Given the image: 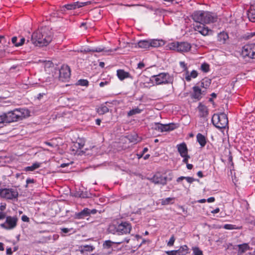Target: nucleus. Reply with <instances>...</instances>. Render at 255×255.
Returning <instances> with one entry per match:
<instances>
[{"instance_id": "5701e85b", "label": "nucleus", "mask_w": 255, "mask_h": 255, "mask_svg": "<svg viewBox=\"0 0 255 255\" xmlns=\"http://www.w3.org/2000/svg\"><path fill=\"white\" fill-rule=\"evenodd\" d=\"M229 38L228 33L225 31L219 33L217 36V39L221 44H225Z\"/></svg>"}, {"instance_id": "0eeeda50", "label": "nucleus", "mask_w": 255, "mask_h": 255, "mask_svg": "<svg viewBox=\"0 0 255 255\" xmlns=\"http://www.w3.org/2000/svg\"><path fill=\"white\" fill-rule=\"evenodd\" d=\"M242 55L243 57L255 59V44H246L242 47Z\"/></svg>"}, {"instance_id": "0e129e2a", "label": "nucleus", "mask_w": 255, "mask_h": 255, "mask_svg": "<svg viewBox=\"0 0 255 255\" xmlns=\"http://www.w3.org/2000/svg\"><path fill=\"white\" fill-rule=\"evenodd\" d=\"M177 255H185L184 253L181 251V250L179 248L178 250H176Z\"/></svg>"}, {"instance_id": "9b49d317", "label": "nucleus", "mask_w": 255, "mask_h": 255, "mask_svg": "<svg viewBox=\"0 0 255 255\" xmlns=\"http://www.w3.org/2000/svg\"><path fill=\"white\" fill-rule=\"evenodd\" d=\"M71 71L68 65H63L59 70V79L62 81H67L70 77Z\"/></svg>"}, {"instance_id": "a878e982", "label": "nucleus", "mask_w": 255, "mask_h": 255, "mask_svg": "<svg viewBox=\"0 0 255 255\" xmlns=\"http://www.w3.org/2000/svg\"><path fill=\"white\" fill-rule=\"evenodd\" d=\"M197 141L201 147H204L207 143L206 138L202 134L199 133L196 135Z\"/></svg>"}, {"instance_id": "79ce46f5", "label": "nucleus", "mask_w": 255, "mask_h": 255, "mask_svg": "<svg viewBox=\"0 0 255 255\" xmlns=\"http://www.w3.org/2000/svg\"><path fill=\"white\" fill-rule=\"evenodd\" d=\"M88 81L85 79H80L78 81V85L82 86H87L88 85Z\"/></svg>"}, {"instance_id": "052dcab7", "label": "nucleus", "mask_w": 255, "mask_h": 255, "mask_svg": "<svg viewBox=\"0 0 255 255\" xmlns=\"http://www.w3.org/2000/svg\"><path fill=\"white\" fill-rule=\"evenodd\" d=\"M215 198L213 197H211L207 199V201L209 203H212L215 201Z\"/></svg>"}, {"instance_id": "b1692460", "label": "nucleus", "mask_w": 255, "mask_h": 255, "mask_svg": "<svg viewBox=\"0 0 255 255\" xmlns=\"http://www.w3.org/2000/svg\"><path fill=\"white\" fill-rule=\"evenodd\" d=\"M137 46L142 49H149L150 48L149 39L139 41L137 43Z\"/></svg>"}, {"instance_id": "6ab92c4d", "label": "nucleus", "mask_w": 255, "mask_h": 255, "mask_svg": "<svg viewBox=\"0 0 255 255\" xmlns=\"http://www.w3.org/2000/svg\"><path fill=\"white\" fill-rule=\"evenodd\" d=\"M176 147L181 156H183L188 154V149L186 144L184 142L177 144Z\"/></svg>"}, {"instance_id": "de8ad7c7", "label": "nucleus", "mask_w": 255, "mask_h": 255, "mask_svg": "<svg viewBox=\"0 0 255 255\" xmlns=\"http://www.w3.org/2000/svg\"><path fill=\"white\" fill-rule=\"evenodd\" d=\"M184 179H185L187 182L189 183H192L193 182L196 180L194 178L191 177H185Z\"/></svg>"}, {"instance_id": "1a4fd4ad", "label": "nucleus", "mask_w": 255, "mask_h": 255, "mask_svg": "<svg viewBox=\"0 0 255 255\" xmlns=\"http://www.w3.org/2000/svg\"><path fill=\"white\" fill-rule=\"evenodd\" d=\"M17 222V218L16 217L7 216L5 222L1 224L0 226L6 230H12L16 226Z\"/></svg>"}, {"instance_id": "f8f14e48", "label": "nucleus", "mask_w": 255, "mask_h": 255, "mask_svg": "<svg viewBox=\"0 0 255 255\" xmlns=\"http://www.w3.org/2000/svg\"><path fill=\"white\" fill-rule=\"evenodd\" d=\"M97 213L96 209L90 210L87 208H85L82 211L79 212L75 213L74 217L77 219H84L91 214H95Z\"/></svg>"}, {"instance_id": "7ed1b4c3", "label": "nucleus", "mask_w": 255, "mask_h": 255, "mask_svg": "<svg viewBox=\"0 0 255 255\" xmlns=\"http://www.w3.org/2000/svg\"><path fill=\"white\" fill-rule=\"evenodd\" d=\"M4 114L6 123H11L21 120L29 115V112L26 109H15L13 111Z\"/></svg>"}, {"instance_id": "473e14b6", "label": "nucleus", "mask_w": 255, "mask_h": 255, "mask_svg": "<svg viewBox=\"0 0 255 255\" xmlns=\"http://www.w3.org/2000/svg\"><path fill=\"white\" fill-rule=\"evenodd\" d=\"M178 43V42H173L169 43L166 45V49L168 50H175L177 51Z\"/></svg>"}, {"instance_id": "338daca9", "label": "nucleus", "mask_w": 255, "mask_h": 255, "mask_svg": "<svg viewBox=\"0 0 255 255\" xmlns=\"http://www.w3.org/2000/svg\"><path fill=\"white\" fill-rule=\"evenodd\" d=\"M5 208H6V206L5 205H1L0 206V210L2 211H4L5 209Z\"/></svg>"}, {"instance_id": "c9c22d12", "label": "nucleus", "mask_w": 255, "mask_h": 255, "mask_svg": "<svg viewBox=\"0 0 255 255\" xmlns=\"http://www.w3.org/2000/svg\"><path fill=\"white\" fill-rule=\"evenodd\" d=\"M108 231L113 234H118V225L114 224L110 225L108 228Z\"/></svg>"}, {"instance_id": "9d476101", "label": "nucleus", "mask_w": 255, "mask_h": 255, "mask_svg": "<svg viewBox=\"0 0 255 255\" xmlns=\"http://www.w3.org/2000/svg\"><path fill=\"white\" fill-rule=\"evenodd\" d=\"M193 28L195 31L198 32L204 36L209 35L210 33L212 32V30L204 24L199 23L193 24Z\"/></svg>"}, {"instance_id": "6e6d98bb", "label": "nucleus", "mask_w": 255, "mask_h": 255, "mask_svg": "<svg viewBox=\"0 0 255 255\" xmlns=\"http://www.w3.org/2000/svg\"><path fill=\"white\" fill-rule=\"evenodd\" d=\"M21 220L23 222H28L29 221V218L25 215H23L22 216Z\"/></svg>"}, {"instance_id": "bf43d9fd", "label": "nucleus", "mask_w": 255, "mask_h": 255, "mask_svg": "<svg viewBox=\"0 0 255 255\" xmlns=\"http://www.w3.org/2000/svg\"><path fill=\"white\" fill-rule=\"evenodd\" d=\"M34 179H31V178H27L26 180V183L28 184H30V183H34Z\"/></svg>"}, {"instance_id": "e2e57ef3", "label": "nucleus", "mask_w": 255, "mask_h": 255, "mask_svg": "<svg viewBox=\"0 0 255 255\" xmlns=\"http://www.w3.org/2000/svg\"><path fill=\"white\" fill-rule=\"evenodd\" d=\"M5 214L2 212H0V220L3 219L5 218Z\"/></svg>"}, {"instance_id": "bb28decb", "label": "nucleus", "mask_w": 255, "mask_h": 255, "mask_svg": "<svg viewBox=\"0 0 255 255\" xmlns=\"http://www.w3.org/2000/svg\"><path fill=\"white\" fill-rule=\"evenodd\" d=\"M117 75L120 80H123L126 78L130 77L129 73L125 71L124 70L120 69L117 71Z\"/></svg>"}, {"instance_id": "a211bd4d", "label": "nucleus", "mask_w": 255, "mask_h": 255, "mask_svg": "<svg viewBox=\"0 0 255 255\" xmlns=\"http://www.w3.org/2000/svg\"><path fill=\"white\" fill-rule=\"evenodd\" d=\"M95 249V247L92 245H83L79 249V251L84 255H88V253H91Z\"/></svg>"}, {"instance_id": "393cba45", "label": "nucleus", "mask_w": 255, "mask_h": 255, "mask_svg": "<svg viewBox=\"0 0 255 255\" xmlns=\"http://www.w3.org/2000/svg\"><path fill=\"white\" fill-rule=\"evenodd\" d=\"M199 115L200 117H206L208 114L207 108L201 104L198 107Z\"/></svg>"}, {"instance_id": "49530a36", "label": "nucleus", "mask_w": 255, "mask_h": 255, "mask_svg": "<svg viewBox=\"0 0 255 255\" xmlns=\"http://www.w3.org/2000/svg\"><path fill=\"white\" fill-rule=\"evenodd\" d=\"M25 41V40L24 38L20 37L19 41L18 42V43L16 45V47H19L22 45L24 44Z\"/></svg>"}, {"instance_id": "680f3d73", "label": "nucleus", "mask_w": 255, "mask_h": 255, "mask_svg": "<svg viewBox=\"0 0 255 255\" xmlns=\"http://www.w3.org/2000/svg\"><path fill=\"white\" fill-rule=\"evenodd\" d=\"M220 212V209L219 208H216L215 210L211 211V213L217 214Z\"/></svg>"}, {"instance_id": "c03bdc74", "label": "nucleus", "mask_w": 255, "mask_h": 255, "mask_svg": "<svg viewBox=\"0 0 255 255\" xmlns=\"http://www.w3.org/2000/svg\"><path fill=\"white\" fill-rule=\"evenodd\" d=\"M183 158V162L186 164V163H188V160L189 158H190V156L188 154H185V155L183 156H181Z\"/></svg>"}, {"instance_id": "20e7f679", "label": "nucleus", "mask_w": 255, "mask_h": 255, "mask_svg": "<svg viewBox=\"0 0 255 255\" xmlns=\"http://www.w3.org/2000/svg\"><path fill=\"white\" fill-rule=\"evenodd\" d=\"M150 80L154 82L156 85L168 84L172 83L173 78L167 73H161L151 76Z\"/></svg>"}, {"instance_id": "4be33fe9", "label": "nucleus", "mask_w": 255, "mask_h": 255, "mask_svg": "<svg viewBox=\"0 0 255 255\" xmlns=\"http://www.w3.org/2000/svg\"><path fill=\"white\" fill-rule=\"evenodd\" d=\"M129 241V239L127 238H125L124 239H123V240H122L121 241H118V242H112L111 241H106L104 243L103 246H104L105 248H110L114 244H121L123 243H128Z\"/></svg>"}, {"instance_id": "6e6552de", "label": "nucleus", "mask_w": 255, "mask_h": 255, "mask_svg": "<svg viewBox=\"0 0 255 255\" xmlns=\"http://www.w3.org/2000/svg\"><path fill=\"white\" fill-rule=\"evenodd\" d=\"M18 193L16 190L13 189L3 188L0 189V197L6 199L16 198Z\"/></svg>"}, {"instance_id": "423d86ee", "label": "nucleus", "mask_w": 255, "mask_h": 255, "mask_svg": "<svg viewBox=\"0 0 255 255\" xmlns=\"http://www.w3.org/2000/svg\"><path fill=\"white\" fill-rule=\"evenodd\" d=\"M150 126L152 129L161 132L172 130L177 127L173 123L163 125L159 123H154L151 124Z\"/></svg>"}, {"instance_id": "4468645a", "label": "nucleus", "mask_w": 255, "mask_h": 255, "mask_svg": "<svg viewBox=\"0 0 255 255\" xmlns=\"http://www.w3.org/2000/svg\"><path fill=\"white\" fill-rule=\"evenodd\" d=\"M90 3V1H87L85 2H79L77 1L72 3L67 4L64 5L61 8V11H64L65 8H66L67 10L75 9L77 8H80L84 5H87L88 3Z\"/></svg>"}, {"instance_id": "2f4dec72", "label": "nucleus", "mask_w": 255, "mask_h": 255, "mask_svg": "<svg viewBox=\"0 0 255 255\" xmlns=\"http://www.w3.org/2000/svg\"><path fill=\"white\" fill-rule=\"evenodd\" d=\"M238 253L241 254L245 253L250 249L248 244L246 243L238 245Z\"/></svg>"}, {"instance_id": "58836bf2", "label": "nucleus", "mask_w": 255, "mask_h": 255, "mask_svg": "<svg viewBox=\"0 0 255 255\" xmlns=\"http://www.w3.org/2000/svg\"><path fill=\"white\" fill-rule=\"evenodd\" d=\"M142 111V110L139 109L138 108H136L130 110L128 113V116L129 117L132 116L134 115L140 113Z\"/></svg>"}, {"instance_id": "864d4df0", "label": "nucleus", "mask_w": 255, "mask_h": 255, "mask_svg": "<svg viewBox=\"0 0 255 255\" xmlns=\"http://www.w3.org/2000/svg\"><path fill=\"white\" fill-rule=\"evenodd\" d=\"M17 37H13L11 39V42L12 43L16 46V45L18 43V42H17Z\"/></svg>"}, {"instance_id": "09e8293b", "label": "nucleus", "mask_w": 255, "mask_h": 255, "mask_svg": "<svg viewBox=\"0 0 255 255\" xmlns=\"http://www.w3.org/2000/svg\"><path fill=\"white\" fill-rule=\"evenodd\" d=\"M180 249L181 250V251L183 252V253H184L185 255L187 253L188 249L187 246L186 245L181 247Z\"/></svg>"}, {"instance_id": "dca6fc26", "label": "nucleus", "mask_w": 255, "mask_h": 255, "mask_svg": "<svg viewBox=\"0 0 255 255\" xmlns=\"http://www.w3.org/2000/svg\"><path fill=\"white\" fill-rule=\"evenodd\" d=\"M84 51L86 52H104L106 53H109L110 52H115L116 51V49L113 50L112 49H107L104 47H93V48H90L87 47L86 48L84 49Z\"/></svg>"}, {"instance_id": "13d9d810", "label": "nucleus", "mask_w": 255, "mask_h": 255, "mask_svg": "<svg viewBox=\"0 0 255 255\" xmlns=\"http://www.w3.org/2000/svg\"><path fill=\"white\" fill-rule=\"evenodd\" d=\"M6 253L8 255H11L12 254L11 249L10 248L6 249Z\"/></svg>"}, {"instance_id": "f704fd0d", "label": "nucleus", "mask_w": 255, "mask_h": 255, "mask_svg": "<svg viewBox=\"0 0 255 255\" xmlns=\"http://www.w3.org/2000/svg\"><path fill=\"white\" fill-rule=\"evenodd\" d=\"M223 228L226 230H239L242 228V226H237L235 225L225 224L223 226Z\"/></svg>"}, {"instance_id": "f3484780", "label": "nucleus", "mask_w": 255, "mask_h": 255, "mask_svg": "<svg viewBox=\"0 0 255 255\" xmlns=\"http://www.w3.org/2000/svg\"><path fill=\"white\" fill-rule=\"evenodd\" d=\"M191 48L190 43L187 42H179L177 51L179 52H188Z\"/></svg>"}, {"instance_id": "c756f323", "label": "nucleus", "mask_w": 255, "mask_h": 255, "mask_svg": "<svg viewBox=\"0 0 255 255\" xmlns=\"http://www.w3.org/2000/svg\"><path fill=\"white\" fill-rule=\"evenodd\" d=\"M198 76V72L196 70H193L189 74L188 72L186 73L185 78L187 81H191L192 78H195Z\"/></svg>"}, {"instance_id": "4c0bfd02", "label": "nucleus", "mask_w": 255, "mask_h": 255, "mask_svg": "<svg viewBox=\"0 0 255 255\" xmlns=\"http://www.w3.org/2000/svg\"><path fill=\"white\" fill-rule=\"evenodd\" d=\"M174 200V198L168 197L165 199H162L161 200V203L162 205H166L173 203Z\"/></svg>"}, {"instance_id": "a19ab883", "label": "nucleus", "mask_w": 255, "mask_h": 255, "mask_svg": "<svg viewBox=\"0 0 255 255\" xmlns=\"http://www.w3.org/2000/svg\"><path fill=\"white\" fill-rule=\"evenodd\" d=\"M193 255H203V252L197 247L192 248Z\"/></svg>"}, {"instance_id": "3c124183", "label": "nucleus", "mask_w": 255, "mask_h": 255, "mask_svg": "<svg viewBox=\"0 0 255 255\" xmlns=\"http://www.w3.org/2000/svg\"><path fill=\"white\" fill-rule=\"evenodd\" d=\"M6 123L4 114L0 115V124Z\"/></svg>"}, {"instance_id": "f257e3e1", "label": "nucleus", "mask_w": 255, "mask_h": 255, "mask_svg": "<svg viewBox=\"0 0 255 255\" xmlns=\"http://www.w3.org/2000/svg\"><path fill=\"white\" fill-rule=\"evenodd\" d=\"M52 40L51 32L46 27L38 29L31 35V42L35 46H43L48 44Z\"/></svg>"}, {"instance_id": "72a5a7b5", "label": "nucleus", "mask_w": 255, "mask_h": 255, "mask_svg": "<svg viewBox=\"0 0 255 255\" xmlns=\"http://www.w3.org/2000/svg\"><path fill=\"white\" fill-rule=\"evenodd\" d=\"M74 196L76 197H80L83 198L88 197L87 193L82 191H81L80 190H79L78 191H76L74 193Z\"/></svg>"}, {"instance_id": "ddd939ff", "label": "nucleus", "mask_w": 255, "mask_h": 255, "mask_svg": "<svg viewBox=\"0 0 255 255\" xmlns=\"http://www.w3.org/2000/svg\"><path fill=\"white\" fill-rule=\"evenodd\" d=\"M131 229V226L129 223L127 222H123L118 225V235L129 234Z\"/></svg>"}, {"instance_id": "603ef678", "label": "nucleus", "mask_w": 255, "mask_h": 255, "mask_svg": "<svg viewBox=\"0 0 255 255\" xmlns=\"http://www.w3.org/2000/svg\"><path fill=\"white\" fill-rule=\"evenodd\" d=\"M166 253L168 255H177L176 251L175 250L168 251L166 252Z\"/></svg>"}, {"instance_id": "69168bd1", "label": "nucleus", "mask_w": 255, "mask_h": 255, "mask_svg": "<svg viewBox=\"0 0 255 255\" xmlns=\"http://www.w3.org/2000/svg\"><path fill=\"white\" fill-rule=\"evenodd\" d=\"M177 255H185L184 253L181 251V250L179 248L178 250H176Z\"/></svg>"}, {"instance_id": "f03ea898", "label": "nucleus", "mask_w": 255, "mask_h": 255, "mask_svg": "<svg viewBox=\"0 0 255 255\" xmlns=\"http://www.w3.org/2000/svg\"><path fill=\"white\" fill-rule=\"evenodd\" d=\"M191 16L196 23L204 24L213 23L217 19V16L215 13L204 10H196L192 13Z\"/></svg>"}, {"instance_id": "c85d7f7f", "label": "nucleus", "mask_w": 255, "mask_h": 255, "mask_svg": "<svg viewBox=\"0 0 255 255\" xmlns=\"http://www.w3.org/2000/svg\"><path fill=\"white\" fill-rule=\"evenodd\" d=\"M109 108L104 104L101 105L96 109L97 113L99 115H104L109 112Z\"/></svg>"}, {"instance_id": "cd10ccee", "label": "nucleus", "mask_w": 255, "mask_h": 255, "mask_svg": "<svg viewBox=\"0 0 255 255\" xmlns=\"http://www.w3.org/2000/svg\"><path fill=\"white\" fill-rule=\"evenodd\" d=\"M248 14L250 20L252 22H255V3L251 6Z\"/></svg>"}, {"instance_id": "e433bc0d", "label": "nucleus", "mask_w": 255, "mask_h": 255, "mask_svg": "<svg viewBox=\"0 0 255 255\" xmlns=\"http://www.w3.org/2000/svg\"><path fill=\"white\" fill-rule=\"evenodd\" d=\"M61 231L62 232L61 235L63 236H65V234H67L69 233H70V234H71V233H75V232H76V231L72 228H63L61 229Z\"/></svg>"}, {"instance_id": "39448f33", "label": "nucleus", "mask_w": 255, "mask_h": 255, "mask_svg": "<svg viewBox=\"0 0 255 255\" xmlns=\"http://www.w3.org/2000/svg\"><path fill=\"white\" fill-rule=\"evenodd\" d=\"M213 124L218 128H224L228 124L227 115L225 113L215 114L212 118Z\"/></svg>"}, {"instance_id": "8fccbe9b", "label": "nucleus", "mask_w": 255, "mask_h": 255, "mask_svg": "<svg viewBox=\"0 0 255 255\" xmlns=\"http://www.w3.org/2000/svg\"><path fill=\"white\" fill-rule=\"evenodd\" d=\"M255 35V32L248 33L246 34V38L250 39Z\"/></svg>"}, {"instance_id": "a18cd8bd", "label": "nucleus", "mask_w": 255, "mask_h": 255, "mask_svg": "<svg viewBox=\"0 0 255 255\" xmlns=\"http://www.w3.org/2000/svg\"><path fill=\"white\" fill-rule=\"evenodd\" d=\"M175 242V238L173 236H172L169 239V241H168L167 243V245L168 246H172L173 245L174 243Z\"/></svg>"}, {"instance_id": "ea45409f", "label": "nucleus", "mask_w": 255, "mask_h": 255, "mask_svg": "<svg viewBox=\"0 0 255 255\" xmlns=\"http://www.w3.org/2000/svg\"><path fill=\"white\" fill-rule=\"evenodd\" d=\"M211 84V80L210 79H203L201 83V87L207 89L209 87Z\"/></svg>"}, {"instance_id": "4d7b16f0", "label": "nucleus", "mask_w": 255, "mask_h": 255, "mask_svg": "<svg viewBox=\"0 0 255 255\" xmlns=\"http://www.w3.org/2000/svg\"><path fill=\"white\" fill-rule=\"evenodd\" d=\"M144 67V64L143 62H139L137 65V68L142 69Z\"/></svg>"}, {"instance_id": "7c9ffc66", "label": "nucleus", "mask_w": 255, "mask_h": 255, "mask_svg": "<svg viewBox=\"0 0 255 255\" xmlns=\"http://www.w3.org/2000/svg\"><path fill=\"white\" fill-rule=\"evenodd\" d=\"M41 163L39 162H35L32 164L31 166H27L24 168L25 171H33L35 169L40 167Z\"/></svg>"}, {"instance_id": "774afa93", "label": "nucleus", "mask_w": 255, "mask_h": 255, "mask_svg": "<svg viewBox=\"0 0 255 255\" xmlns=\"http://www.w3.org/2000/svg\"><path fill=\"white\" fill-rule=\"evenodd\" d=\"M193 165L191 164L186 163V167L188 169H191L193 168Z\"/></svg>"}, {"instance_id": "37998d69", "label": "nucleus", "mask_w": 255, "mask_h": 255, "mask_svg": "<svg viewBox=\"0 0 255 255\" xmlns=\"http://www.w3.org/2000/svg\"><path fill=\"white\" fill-rule=\"evenodd\" d=\"M201 69L205 72H207L209 70V66L207 63H203L201 65Z\"/></svg>"}, {"instance_id": "aec40b11", "label": "nucleus", "mask_w": 255, "mask_h": 255, "mask_svg": "<svg viewBox=\"0 0 255 255\" xmlns=\"http://www.w3.org/2000/svg\"><path fill=\"white\" fill-rule=\"evenodd\" d=\"M193 92L192 93V98L195 99L200 100L202 98V95L204 91L202 92L201 89L198 86H194L193 88Z\"/></svg>"}, {"instance_id": "2eb2a0df", "label": "nucleus", "mask_w": 255, "mask_h": 255, "mask_svg": "<svg viewBox=\"0 0 255 255\" xmlns=\"http://www.w3.org/2000/svg\"><path fill=\"white\" fill-rule=\"evenodd\" d=\"M150 180L155 184L164 185L166 184L167 177L163 176L160 173H156L150 179Z\"/></svg>"}, {"instance_id": "5fc2aeb1", "label": "nucleus", "mask_w": 255, "mask_h": 255, "mask_svg": "<svg viewBox=\"0 0 255 255\" xmlns=\"http://www.w3.org/2000/svg\"><path fill=\"white\" fill-rule=\"evenodd\" d=\"M179 64H180V67H182V68L184 69V70L187 69V67H186V64L184 62L181 61L179 62Z\"/></svg>"}, {"instance_id": "412c9836", "label": "nucleus", "mask_w": 255, "mask_h": 255, "mask_svg": "<svg viewBox=\"0 0 255 255\" xmlns=\"http://www.w3.org/2000/svg\"><path fill=\"white\" fill-rule=\"evenodd\" d=\"M150 47L153 48H157L164 45L165 42L162 39H149Z\"/></svg>"}]
</instances>
